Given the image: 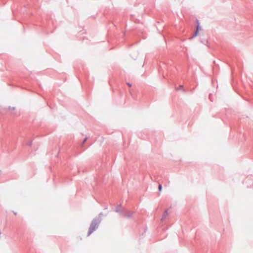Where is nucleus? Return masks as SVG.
<instances>
[{"label":"nucleus","mask_w":253,"mask_h":253,"mask_svg":"<svg viewBox=\"0 0 253 253\" xmlns=\"http://www.w3.org/2000/svg\"><path fill=\"white\" fill-rule=\"evenodd\" d=\"M102 212H100L98 216H96L92 219L88 229L87 236H89L92 233L98 229L99 225L102 221Z\"/></svg>","instance_id":"1"},{"label":"nucleus","mask_w":253,"mask_h":253,"mask_svg":"<svg viewBox=\"0 0 253 253\" xmlns=\"http://www.w3.org/2000/svg\"><path fill=\"white\" fill-rule=\"evenodd\" d=\"M53 21L50 20H47L46 24L43 23V26L45 29V30L47 31L46 32L47 34L49 33H52V31L50 30V29H51V26L52 25H53Z\"/></svg>","instance_id":"2"},{"label":"nucleus","mask_w":253,"mask_h":253,"mask_svg":"<svg viewBox=\"0 0 253 253\" xmlns=\"http://www.w3.org/2000/svg\"><path fill=\"white\" fill-rule=\"evenodd\" d=\"M143 31L141 29L136 28L135 30L131 32V35L134 37L135 36L140 37V35L143 34Z\"/></svg>","instance_id":"3"},{"label":"nucleus","mask_w":253,"mask_h":253,"mask_svg":"<svg viewBox=\"0 0 253 253\" xmlns=\"http://www.w3.org/2000/svg\"><path fill=\"white\" fill-rule=\"evenodd\" d=\"M115 211L116 212L119 213L120 214H122L123 215H124V214H125V212H126L125 210L124 209H123V207H122V205H121V204L118 205L116 208Z\"/></svg>","instance_id":"4"},{"label":"nucleus","mask_w":253,"mask_h":253,"mask_svg":"<svg viewBox=\"0 0 253 253\" xmlns=\"http://www.w3.org/2000/svg\"><path fill=\"white\" fill-rule=\"evenodd\" d=\"M130 19L131 21H133L135 23H140V20L137 18H136L135 15L133 14L130 15Z\"/></svg>","instance_id":"5"},{"label":"nucleus","mask_w":253,"mask_h":253,"mask_svg":"<svg viewBox=\"0 0 253 253\" xmlns=\"http://www.w3.org/2000/svg\"><path fill=\"white\" fill-rule=\"evenodd\" d=\"M196 30L200 32V31H201L202 30V27L200 25V23L199 20H198L197 19H196Z\"/></svg>","instance_id":"6"},{"label":"nucleus","mask_w":253,"mask_h":253,"mask_svg":"<svg viewBox=\"0 0 253 253\" xmlns=\"http://www.w3.org/2000/svg\"><path fill=\"white\" fill-rule=\"evenodd\" d=\"M175 89L177 91L181 90L183 92H186V89L184 88L183 85H180L178 87H175Z\"/></svg>","instance_id":"7"},{"label":"nucleus","mask_w":253,"mask_h":253,"mask_svg":"<svg viewBox=\"0 0 253 253\" xmlns=\"http://www.w3.org/2000/svg\"><path fill=\"white\" fill-rule=\"evenodd\" d=\"M168 214H169L168 210V209L165 210L164 211V212L163 213V215L162 217L161 220H165V219L166 218V216L168 215Z\"/></svg>","instance_id":"8"},{"label":"nucleus","mask_w":253,"mask_h":253,"mask_svg":"<svg viewBox=\"0 0 253 253\" xmlns=\"http://www.w3.org/2000/svg\"><path fill=\"white\" fill-rule=\"evenodd\" d=\"M199 33V32L198 31L195 30V31L193 33V36L191 38H190L189 39L190 40L193 39L194 38H195L196 37H197Z\"/></svg>","instance_id":"9"},{"label":"nucleus","mask_w":253,"mask_h":253,"mask_svg":"<svg viewBox=\"0 0 253 253\" xmlns=\"http://www.w3.org/2000/svg\"><path fill=\"white\" fill-rule=\"evenodd\" d=\"M132 213H133V212H129L128 214H126V213L125 212V214H124V216L125 217H127V218H130L131 217Z\"/></svg>","instance_id":"10"},{"label":"nucleus","mask_w":253,"mask_h":253,"mask_svg":"<svg viewBox=\"0 0 253 253\" xmlns=\"http://www.w3.org/2000/svg\"><path fill=\"white\" fill-rule=\"evenodd\" d=\"M162 188H163L162 184H159L158 185L159 193H160L162 191Z\"/></svg>","instance_id":"11"},{"label":"nucleus","mask_w":253,"mask_h":253,"mask_svg":"<svg viewBox=\"0 0 253 253\" xmlns=\"http://www.w3.org/2000/svg\"><path fill=\"white\" fill-rule=\"evenodd\" d=\"M87 139V137H85L82 141V144H81V147H83V145L84 144V143L86 142V141Z\"/></svg>","instance_id":"12"},{"label":"nucleus","mask_w":253,"mask_h":253,"mask_svg":"<svg viewBox=\"0 0 253 253\" xmlns=\"http://www.w3.org/2000/svg\"><path fill=\"white\" fill-rule=\"evenodd\" d=\"M27 145L29 146H32V141L31 140V141H29L27 142L26 143Z\"/></svg>","instance_id":"13"},{"label":"nucleus","mask_w":253,"mask_h":253,"mask_svg":"<svg viewBox=\"0 0 253 253\" xmlns=\"http://www.w3.org/2000/svg\"><path fill=\"white\" fill-rule=\"evenodd\" d=\"M7 109L9 110H14L15 108L14 107L8 106Z\"/></svg>","instance_id":"14"},{"label":"nucleus","mask_w":253,"mask_h":253,"mask_svg":"<svg viewBox=\"0 0 253 253\" xmlns=\"http://www.w3.org/2000/svg\"><path fill=\"white\" fill-rule=\"evenodd\" d=\"M201 42L203 43L204 44H206V43L207 42V41H206V40H201Z\"/></svg>","instance_id":"15"},{"label":"nucleus","mask_w":253,"mask_h":253,"mask_svg":"<svg viewBox=\"0 0 253 253\" xmlns=\"http://www.w3.org/2000/svg\"><path fill=\"white\" fill-rule=\"evenodd\" d=\"M147 230V227H146L144 229V231L143 233H142V236H143L144 234L146 232Z\"/></svg>","instance_id":"16"},{"label":"nucleus","mask_w":253,"mask_h":253,"mask_svg":"<svg viewBox=\"0 0 253 253\" xmlns=\"http://www.w3.org/2000/svg\"><path fill=\"white\" fill-rule=\"evenodd\" d=\"M127 85L129 86V87H131V84L129 83H126Z\"/></svg>","instance_id":"17"},{"label":"nucleus","mask_w":253,"mask_h":253,"mask_svg":"<svg viewBox=\"0 0 253 253\" xmlns=\"http://www.w3.org/2000/svg\"><path fill=\"white\" fill-rule=\"evenodd\" d=\"M13 213H14V215H17V212H15L14 211H12Z\"/></svg>","instance_id":"18"}]
</instances>
